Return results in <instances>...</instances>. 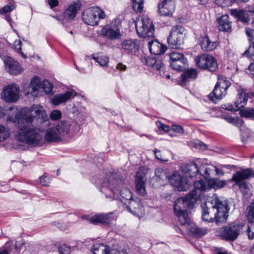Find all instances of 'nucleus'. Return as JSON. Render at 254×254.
Returning a JSON list of instances; mask_svg holds the SVG:
<instances>
[{
	"label": "nucleus",
	"instance_id": "f257e3e1",
	"mask_svg": "<svg viewBox=\"0 0 254 254\" xmlns=\"http://www.w3.org/2000/svg\"><path fill=\"white\" fill-rule=\"evenodd\" d=\"M7 122L13 123L17 128V139L21 142L33 146L42 143L44 127L50 125V121L43 108L34 105L29 110L17 111L14 116H9Z\"/></svg>",
	"mask_w": 254,
	"mask_h": 254
},
{
	"label": "nucleus",
	"instance_id": "f03ea898",
	"mask_svg": "<svg viewBox=\"0 0 254 254\" xmlns=\"http://www.w3.org/2000/svg\"><path fill=\"white\" fill-rule=\"evenodd\" d=\"M100 191L107 198L120 200L124 203L128 201L127 209L134 215H139L144 212L140 199H132L131 190L127 188L125 178L119 173H109L103 179Z\"/></svg>",
	"mask_w": 254,
	"mask_h": 254
},
{
	"label": "nucleus",
	"instance_id": "7ed1b4c3",
	"mask_svg": "<svg viewBox=\"0 0 254 254\" xmlns=\"http://www.w3.org/2000/svg\"><path fill=\"white\" fill-rule=\"evenodd\" d=\"M202 219L208 222H224L228 217L229 206L227 201H222L213 196L201 205Z\"/></svg>",
	"mask_w": 254,
	"mask_h": 254
},
{
	"label": "nucleus",
	"instance_id": "20e7f679",
	"mask_svg": "<svg viewBox=\"0 0 254 254\" xmlns=\"http://www.w3.org/2000/svg\"><path fill=\"white\" fill-rule=\"evenodd\" d=\"M243 227L242 222H234L219 228L216 231V235L227 241L233 242L242 233Z\"/></svg>",
	"mask_w": 254,
	"mask_h": 254
},
{
	"label": "nucleus",
	"instance_id": "39448f33",
	"mask_svg": "<svg viewBox=\"0 0 254 254\" xmlns=\"http://www.w3.org/2000/svg\"><path fill=\"white\" fill-rule=\"evenodd\" d=\"M200 193L194 190L190 192L185 198H178L174 203V210L175 214L186 212V208H192L200 198Z\"/></svg>",
	"mask_w": 254,
	"mask_h": 254
},
{
	"label": "nucleus",
	"instance_id": "423d86ee",
	"mask_svg": "<svg viewBox=\"0 0 254 254\" xmlns=\"http://www.w3.org/2000/svg\"><path fill=\"white\" fill-rule=\"evenodd\" d=\"M253 171L250 169L242 170L237 172L232 177V180L236 182L244 194H251V186L247 184L245 180L254 177Z\"/></svg>",
	"mask_w": 254,
	"mask_h": 254
},
{
	"label": "nucleus",
	"instance_id": "0eeeda50",
	"mask_svg": "<svg viewBox=\"0 0 254 254\" xmlns=\"http://www.w3.org/2000/svg\"><path fill=\"white\" fill-rule=\"evenodd\" d=\"M135 28L138 35L140 37L146 38L154 36L153 22L147 16H143L136 20Z\"/></svg>",
	"mask_w": 254,
	"mask_h": 254
},
{
	"label": "nucleus",
	"instance_id": "6e6552de",
	"mask_svg": "<svg viewBox=\"0 0 254 254\" xmlns=\"http://www.w3.org/2000/svg\"><path fill=\"white\" fill-rule=\"evenodd\" d=\"M185 29L180 25L173 26L167 38L169 46L173 49H178L184 44Z\"/></svg>",
	"mask_w": 254,
	"mask_h": 254
},
{
	"label": "nucleus",
	"instance_id": "1a4fd4ad",
	"mask_svg": "<svg viewBox=\"0 0 254 254\" xmlns=\"http://www.w3.org/2000/svg\"><path fill=\"white\" fill-rule=\"evenodd\" d=\"M238 98L234 104L224 105L223 108L230 111H237L245 107L249 98H254V92L240 87L238 89Z\"/></svg>",
	"mask_w": 254,
	"mask_h": 254
},
{
	"label": "nucleus",
	"instance_id": "9d476101",
	"mask_svg": "<svg viewBox=\"0 0 254 254\" xmlns=\"http://www.w3.org/2000/svg\"><path fill=\"white\" fill-rule=\"evenodd\" d=\"M105 17V13L98 7L86 9L82 15V19L84 22L91 26L97 25L99 20L104 19Z\"/></svg>",
	"mask_w": 254,
	"mask_h": 254
},
{
	"label": "nucleus",
	"instance_id": "9b49d317",
	"mask_svg": "<svg viewBox=\"0 0 254 254\" xmlns=\"http://www.w3.org/2000/svg\"><path fill=\"white\" fill-rule=\"evenodd\" d=\"M195 62L197 67L202 69L215 71L218 68L216 59L211 55L203 54L196 56Z\"/></svg>",
	"mask_w": 254,
	"mask_h": 254
},
{
	"label": "nucleus",
	"instance_id": "f8f14e48",
	"mask_svg": "<svg viewBox=\"0 0 254 254\" xmlns=\"http://www.w3.org/2000/svg\"><path fill=\"white\" fill-rule=\"evenodd\" d=\"M226 185L225 181L221 180L218 179H212L207 180H199L195 181L193 183L194 188L197 191H205L210 189H219L222 188Z\"/></svg>",
	"mask_w": 254,
	"mask_h": 254
},
{
	"label": "nucleus",
	"instance_id": "ddd939ff",
	"mask_svg": "<svg viewBox=\"0 0 254 254\" xmlns=\"http://www.w3.org/2000/svg\"><path fill=\"white\" fill-rule=\"evenodd\" d=\"M121 27V21L118 19H115L110 24L102 28V34L106 38L110 40L119 39L122 36L120 32Z\"/></svg>",
	"mask_w": 254,
	"mask_h": 254
},
{
	"label": "nucleus",
	"instance_id": "4468645a",
	"mask_svg": "<svg viewBox=\"0 0 254 254\" xmlns=\"http://www.w3.org/2000/svg\"><path fill=\"white\" fill-rule=\"evenodd\" d=\"M0 96L6 103H14L19 98V87L15 83L6 85L0 93Z\"/></svg>",
	"mask_w": 254,
	"mask_h": 254
},
{
	"label": "nucleus",
	"instance_id": "2eb2a0df",
	"mask_svg": "<svg viewBox=\"0 0 254 254\" xmlns=\"http://www.w3.org/2000/svg\"><path fill=\"white\" fill-rule=\"evenodd\" d=\"M149 170L144 167H140L136 173L135 179V190L140 196H145L147 194L145 188L146 181V175Z\"/></svg>",
	"mask_w": 254,
	"mask_h": 254
},
{
	"label": "nucleus",
	"instance_id": "dca6fc26",
	"mask_svg": "<svg viewBox=\"0 0 254 254\" xmlns=\"http://www.w3.org/2000/svg\"><path fill=\"white\" fill-rule=\"evenodd\" d=\"M22 86V92L25 96L37 97L41 90L40 78L34 76L29 83H25Z\"/></svg>",
	"mask_w": 254,
	"mask_h": 254
},
{
	"label": "nucleus",
	"instance_id": "f3484780",
	"mask_svg": "<svg viewBox=\"0 0 254 254\" xmlns=\"http://www.w3.org/2000/svg\"><path fill=\"white\" fill-rule=\"evenodd\" d=\"M170 59L171 66L177 70H181L187 62L184 55L178 52L171 53Z\"/></svg>",
	"mask_w": 254,
	"mask_h": 254
},
{
	"label": "nucleus",
	"instance_id": "a211bd4d",
	"mask_svg": "<svg viewBox=\"0 0 254 254\" xmlns=\"http://www.w3.org/2000/svg\"><path fill=\"white\" fill-rule=\"evenodd\" d=\"M139 47V42L137 39H124L119 44L120 49L128 54L135 53L138 50Z\"/></svg>",
	"mask_w": 254,
	"mask_h": 254
},
{
	"label": "nucleus",
	"instance_id": "6ab92c4d",
	"mask_svg": "<svg viewBox=\"0 0 254 254\" xmlns=\"http://www.w3.org/2000/svg\"><path fill=\"white\" fill-rule=\"evenodd\" d=\"M4 63L6 71L10 74L17 75L23 71V68L19 64L9 57L4 58Z\"/></svg>",
	"mask_w": 254,
	"mask_h": 254
},
{
	"label": "nucleus",
	"instance_id": "aec40b11",
	"mask_svg": "<svg viewBox=\"0 0 254 254\" xmlns=\"http://www.w3.org/2000/svg\"><path fill=\"white\" fill-rule=\"evenodd\" d=\"M175 8V0H162L158 4V12L163 16L172 15Z\"/></svg>",
	"mask_w": 254,
	"mask_h": 254
},
{
	"label": "nucleus",
	"instance_id": "412c9836",
	"mask_svg": "<svg viewBox=\"0 0 254 254\" xmlns=\"http://www.w3.org/2000/svg\"><path fill=\"white\" fill-rule=\"evenodd\" d=\"M232 13L238 21L244 23H248L252 19V23L254 26V10L245 11L244 10L234 9Z\"/></svg>",
	"mask_w": 254,
	"mask_h": 254
},
{
	"label": "nucleus",
	"instance_id": "4be33fe9",
	"mask_svg": "<svg viewBox=\"0 0 254 254\" xmlns=\"http://www.w3.org/2000/svg\"><path fill=\"white\" fill-rule=\"evenodd\" d=\"M169 181L175 189L179 191H184L187 190L188 185L183 180L180 175L175 172L169 177Z\"/></svg>",
	"mask_w": 254,
	"mask_h": 254
},
{
	"label": "nucleus",
	"instance_id": "5701e85b",
	"mask_svg": "<svg viewBox=\"0 0 254 254\" xmlns=\"http://www.w3.org/2000/svg\"><path fill=\"white\" fill-rule=\"evenodd\" d=\"M76 95L74 90H71L64 93L55 95L52 99V102L55 105H59L73 98Z\"/></svg>",
	"mask_w": 254,
	"mask_h": 254
},
{
	"label": "nucleus",
	"instance_id": "b1692460",
	"mask_svg": "<svg viewBox=\"0 0 254 254\" xmlns=\"http://www.w3.org/2000/svg\"><path fill=\"white\" fill-rule=\"evenodd\" d=\"M81 4L78 2H73L71 3L65 9L63 13V16L66 20L73 19L76 15L77 11L80 9Z\"/></svg>",
	"mask_w": 254,
	"mask_h": 254
},
{
	"label": "nucleus",
	"instance_id": "393cba45",
	"mask_svg": "<svg viewBox=\"0 0 254 254\" xmlns=\"http://www.w3.org/2000/svg\"><path fill=\"white\" fill-rule=\"evenodd\" d=\"M199 45L202 50L207 52L215 49L218 45L217 42H211L207 36L200 37Z\"/></svg>",
	"mask_w": 254,
	"mask_h": 254
},
{
	"label": "nucleus",
	"instance_id": "a878e982",
	"mask_svg": "<svg viewBox=\"0 0 254 254\" xmlns=\"http://www.w3.org/2000/svg\"><path fill=\"white\" fill-rule=\"evenodd\" d=\"M44 139L48 142H59L62 140L55 126L46 130Z\"/></svg>",
	"mask_w": 254,
	"mask_h": 254
},
{
	"label": "nucleus",
	"instance_id": "bb28decb",
	"mask_svg": "<svg viewBox=\"0 0 254 254\" xmlns=\"http://www.w3.org/2000/svg\"><path fill=\"white\" fill-rule=\"evenodd\" d=\"M148 46L150 52L155 55L163 54L166 50V47L157 41L149 42Z\"/></svg>",
	"mask_w": 254,
	"mask_h": 254
},
{
	"label": "nucleus",
	"instance_id": "cd10ccee",
	"mask_svg": "<svg viewBox=\"0 0 254 254\" xmlns=\"http://www.w3.org/2000/svg\"><path fill=\"white\" fill-rule=\"evenodd\" d=\"M55 127L61 140L70 132V124L67 122H60Z\"/></svg>",
	"mask_w": 254,
	"mask_h": 254
},
{
	"label": "nucleus",
	"instance_id": "c85d7f7f",
	"mask_svg": "<svg viewBox=\"0 0 254 254\" xmlns=\"http://www.w3.org/2000/svg\"><path fill=\"white\" fill-rule=\"evenodd\" d=\"M112 215L113 213L112 212L106 214H97L91 217L89 219V221L92 223H108L111 220Z\"/></svg>",
	"mask_w": 254,
	"mask_h": 254
},
{
	"label": "nucleus",
	"instance_id": "c756f323",
	"mask_svg": "<svg viewBox=\"0 0 254 254\" xmlns=\"http://www.w3.org/2000/svg\"><path fill=\"white\" fill-rule=\"evenodd\" d=\"M226 91L227 90L215 86L212 92L208 95V97L210 100L216 103L226 96Z\"/></svg>",
	"mask_w": 254,
	"mask_h": 254
},
{
	"label": "nucleus",
	"instance_id": "7c9ffc66",
	"mask_svg": "<svg viewBox=\"0 0 254 254\" xmlns=\"http://www.w3.org/2000/svg\"><path fill=\"white\" fill-rule=\"evenodd\" d=\"M218 28L220 30L229 31L231 29V22L228 15H223L217 19Z\"/></svg>",
	"mask_w": 254,
	"mask_h": 254
},
{
	"label": "nucleus",
	"instance_id": "2f4dec72",
	"mask_svg": "<svg viewBox=\"0 0 254 254\" xmlns=\"http://www.w3.org/2000/svg\"><path fill=\"white\" fill-rule=\"evenodd\" d=\"M184 171L186 177L193 178L200 172V169L198 168L196 164L192 163L185 166Z\"/></svg>",
	"mask_w": 254,
	"mask_h": 254
},
{
	"label": "nucleus",
	"instance_id": "473e14b6",
	"mask_svg": "<svg viewBox=\"0 0 254 254\" xmlns=\"http://www.w3.org/2000/svg\"><path fill=\"white\" fill-rule=\"evenodd\" d=\"M197 73L196 69H189L186 70L181 76V84L182 86L186 85L187 82L190 80L195 79Z\"/></svg>",
	"mask_w": 254,
	"mask_h": 254
},
{
	"label": "nucleus",
	"instance_id": "72a5a7b5",
	"mask_svg": "<svg viewBox=\"0 0 254 254\" xmlns=\"http://www.w3.org/2000/svg\"><path fill=\"white\" fill-rule=\"evenodd\" d=\"M178 218L180 224L182 227L186 228V231L189 229L188 227H190L192 223H190L188 215L186 212L175 214Z\"/></svg>",
	"mask_w": 254,
	"mask_h": 254
},
{
	"label": "nucleus",
	"instance_id": "f704fd0d",
	"mask_svg": "<svg viewBox=\"0 0 254 254\" xmlns=\"http://www.w3.org/2000/svg\"><path fill=\"white\" fill-rule=\"evenodd\" d=\"M188 228L189 229L187 230V232H190L196 236H203L208 232L207 229L205 228H199L193 224H192L190 227H188Z\"/></svg>",
	"mask_w": 254,
	"mask_h": 254
},
{
	"label": "nucleus",
	"instance_id": "c9c22d12",
	"mask_svg": "<svg viewBox=\"0 0 254 254\" xmlns=\"http://www.w3.org/2000/svg\"><path fill=\"white\" fill-rule=\"evenodd\" d=\"M92 250L93 254H109V248L103 244H97L94 245Z\"/></svg>",
	"mask_w": 254,
	"mask_h": 254
},
{
	"label": "nucleus",
	"instance_id": "e433bc0d",
	"mask_svg": "<svg viewBox=\"0 0 254 254\" xmlns=\"http://www.w3.org/2000/svg\"><path fill=\"white\" fill-rule=\"evenodd\" d=\"M145 60L146 65L153 67L154 69L157 70H161L163 67L161 62L160 61H157L154 58L148 57L145 58Z\"/></svg>",
	"mask_w": 254,
	"mask_h": 254
},
{
	"label": "nucleus",
	"instance_id": "4c0bfd02",
	"mask_svg": "<svg viewBox=\"0 0 254 254\" xmlns=\"http://www.w3.org/2000/svg\"><path fill=\"white\" fill-rule=\"evenodd\" d=\"M215 171V166H208L207 167L202 166L200 168V174L203 176L205 180H209L210 175H212Z\"/></svg>",
	"mask_w": 254,
	"mask_h": 254
},
{
	"label": "nucleus",
	"instance_id": "58836bf2",
	"mask_svg": "<svg viewBox=\"0 0 254 254\" xmlns=\"http://www.w3.org/2000/svg\"><path fill=\"white\" fill-rule=\"evenodd\" d=\"M230 85L231 83L229 80H228L227 77L224 76L219 75L218 77V81L215 86H217L222 89L227 90Z\"/></svg>",
	"mask_w": 254,
	"mask_h": 254
},
{
	"label": "nucleus",
	"instance_id": "ea45409f",
	"mask_svg": "<svg viewBox=\"0 0 254 254\" xmlns=\"http://www.w3.org/2000/svg\"><path fill=\"white\" fill-rule=\"evenodd\" d=\"M91 57L101 66H106L108 64L109 59L105 55H98L97 56L93 55Z\"/></svg>",
	"mask_w": 254,
	"mask_h": 254
},
{
	"label": "nucleus",
	"instance_id": "a19ab883",
	"mask_svg": "<svg viewBox=\"0 0 254 254\" xmlns=\"http://www.w3.org/2000/svg\"><path fill=\"white\" fill-rule=\"evenodd\" d=\"M155 175L159 180L163 181H167L170 176H169L166 170L162 168H158L155 170Z\"/></svg>",
	"mask_w": 254,
	"mask_h": 254
},
{
	"label": "nucleus",
	"instance_id": "79ce46f5",
	"mask_svg": "<svg viewBox=\"0 0 254 254\" xmlns=\"http://www.w3.org/2000/svg\"><path fill=\"white\" fill-rule=\"evenodd\" d=\"M41 89H43L46 94H50L53 89V85L47 80L41 81L40 79Z\"/></svg>",
	"mask_w": 254,
	"mask_h": 254
},
{
	"label": "nucleus",
	"instance_id": "37998d69",
	"mask_svg": "<svg viewBox=\"0 0 254 254\" xmlns=\"http://www.w3.org/2000/svg\"><path fill=\"white\" fill-rule=\"evenodd\" d=\"M10 136V131L8 128L0 125V142L7 139Z\"/></svg>",
	"mask_w": 254,
	"mask_h": 254
},
{
	"label": "nucleus",
	"instance_id": "c03bdc74",
	"mask_svg": "<svg viewBox=\"0 0 254 254\" xmlns=\"http://www.w3.org/2000/svg\"><path fill=\"white\" fill-rule=\"evenodd\" d=\"M155 158L158 160L162 162H167L168 161V157L167 152H161L160 150L155 149L153 150Z\"/></svg>",
	"mask_w": 254,
	"mask_h": 254
},
{
	"label": "nucleus",
	"instance_id": "a18cd8bd",
	"mask_svg": "<svg viewBox=\"0 0 254 254\" xmlns=\"http://www.w3.org/2000/svg\"><path fill=\"white\" fill-rule=\"evenodd\" d=\"M240 114L241 117L247 118H251L254 119V110L252 108H245L241 110Z\"/></svg>",
	"mask_w": 254,
	"mask_h": 254
},
{
	"label": "nucleus",
	"instance_id": "49530a36",
	"mask_svg": "<svg viewBox=\"0 0 254 254\" xmlns=\"http://www.w3.org/2000/svg\"><path fill=\"white\" fill-rule=\"evenodd\" d=\"M144 0H132V8L137 12H141L143 9Z\"/></svg>",
	"mask_w": 254,
	"mask_h": 254
},
{
	"label": "nucleus",
	"instance_id": "de8ad7c7",
	"mask_svg": "<svg viewBox=\"0 0 254 254\" xmlns=\"http://www.w3.org/2000/svg\"><path fill=\"white\" fill-rule=\"evenodd\" d=\"M243 55L250 57L254 62V40L252 42L249 49L246 51Z\"/></svg>",
	"mask_w": 254,
	"mask_h": 254
},
{
	"label": "nucleus",
	"instance_id": "09e8293b",
	"mask_svg": "<svg viewBox=\"0 0 254 254\" xmlns=\"http://www.w3.org/2000/svg\"><path fill=\"white\" fill-rule=\"evenodd\" d=\"M251 222L248 228V236L250 239H254V219H251Z\"/></svg>",
	"mask_w": 254,
	"mask_h": 254
},
{
	"label": "nucleus",
	"instance_id": "8fccbe9b",
	"mask_svg": "<svg viewBox=\"0 0 254 254\" xmlns=\"http://www.w3.org/2000/svg\"><path fill=\"white\" fill-rule=\"evenodd\" d=\"M61 117L62 113L60 111L58 110H53L50 115V118L53 121L59 120Z\"/></svg>",
	"mask_w": 254,
	"mask_h": 254
},
{
	"label": "nucleus",
	"instance_id": "3c124183",
	"mask_svg": "<svg viewBox=\"0 0 254 254\" xmlns=\"http://www.w3.org/2000/svg\"><path fill=\"white\" fill-rule=\"evenodd\" d=\"M217 4L222 7L231 6L234 2V0H215Z\"/></svg>",
	"mask_w": 254,
	"mask_h": 254
},
{
	"label": "nucleus",
	"instance_id": "603ef678",
	"mask_svg": "<svg viewBox=\"0 0 254 254\" xmlns=\"http://www.w3.org/2000/svg\"><path fill=\"white\" fill-rule=\"evenodd\" d=\"M21 45L22 42L20 40H16L13 44V47L15 49L17 50V51L20 53L21 56L24 58H26L27 56L25 55L23 53L21 52Z\"/></svg>",
	"mask_w": 254,
	"mask_h": 254
},
{
	"label": "nucleus",
	"instance_id": "864d4df0",
	"mask_svg": "<svg viewBox=\"0 0 254 254\" xmlns=\"http://www.w3.org/2000/svg\"><path fill=\"white\" fill-rule=\"evenodd\" d=\"M60 254H69L71 252V249L66 245H62L59 248Z\"/></svg>",
	"mask_w": 254,
	"mask_h": 254
},
{
	"label": "nucleus",
	"instance_id": "5fc2aeb1",
	"mask_svg": "<svg viewBox=\"0 0 254 254\" xmlns=\"http://www.w3.org/2000/svg\"><path fill=\"white\" fill-rule=\"evenodd\" d=\"M15 8L14 5L12 3H9L5 6H4L2 8L0 9V13L1 14H3L5 13H7L8 12H10L11 10Z\"/></svg>",
	"mask_w": 254,
	"mask_h": 254
},
{
	"label": "nucleus",
	"instance_id": "6e6d98bb",
	"mask_svg": "<svg viewBox=\"0 0 254 254\" xmlns=\"http://www.w3.org/2000/svg\"><path fill=\"white\" fill-rule=\"evenodd\" d=\"M225 119L230 123L234 124H240L242 125L243 124V121L241 119H234L231 117H225Z\"/></svg>",
	"mask_w": 254,
	"mask_h": 254
},
{
	"label": "nucleus",
	"instance_id": "4d7b16f0",
	"mask_svg": "<svg viewBox=\"0 0 254 254\" xmlns=\"http://www.w3.org/2000/svg\"><path fill=\"white\" fill-rule=\"evenodd\" d=\"M40 183L42 186H49L50 183V178L45 175H43L40 178Z\"/></svg>",
	"mask_w": 254,
	"mask_h": 254
},
{
	"label": "nucleus",
	"instance_id": "13d9d810",
	"mask_svg": "<svg viewBox=\"0 0 254 254\" xmlns=\"http://www.w3.org/2000/svg\"><path fill=\"white\" fill-rule=\"evenodd\" d=\"M156 125L159 129L164 130L166 132H168L170 129V127L162 123L160 121H157L156 122Z\"/></svg>",
	"mask_w": 254,
	"mask_h": 254
},
{
	"label": "nucleus",
	"instance_id": "bf43d9fd",
	"mask_svg": "<svg viewBox=\"0 0 254 254\" xmlns=\"http://www.w3.org/2000/svg\"><path fill=\"white\" fill-rule=\"evenodd\" d=\"M172 130L177 133H183L184 129L183 127L180 125H173L172 126Z\"/></svg>",
	"mask_w": 254,
	"mask_h": 254
},
{
	"label": "nucleus",
	"instance_id": "052dcab7",
	"mask_svg": "<svg viewBox=\"0 0 254 254\" xmlns=\"http://www.w3.org/2000/svg\"><path fill=\"white\" fill-rule=\"evenodd\" d=\"M246 33L247 36L250 38V40H252V39L254 40V30L249 28H246Z\"/></svg>",
	"mask_w": 254,
	"mask_h": 254
},
{
	"label": "nucleus",
	"instance_id": "680f3d73",
	"mask_svg": "<svg viewBox=\"0 0 254 254\" xmlns=\"http://www.w3.org/2000/svg\"><path fill=\"white\" fill-rule=\"evenodd\" d=\"M249 217L250 219H254V201L251 204L250 207Z\"/></svg>",
	"mask_w": 254,
	"mask_h": 254
},
{
	"label": "nucleus",
	"instance_id": "e2e57ef3",
	"mask_svg": "<svg viewBox=\"0 0 254 254\" xmlns=\"http://www.w3.org/2000/svg\"><path fill=\"white\" fill-rule=\"evenodd\" d=\"M111 254H128L127 252L124 250H116L113 249L111 251Z\"/></svg>",
	"mask_w": 254,
	"mask_h": 254
},
{
	"label": "nucleus",
	"instance_id": "0e129e2a",
	"mask_svg": "<svg viewBox=\"0 0 254 254\" xmlns=\"http://www.w3.org/2000/svg\"><path fill=\"white\" fill-rule=\"evenodd\" d=\"M48 1L51 8L56 7L59 4L58 0H48Z\"/></svg>",
	"mask_w": 254,
	"mask_h": 254
},
{
	"label": "nucleus",
	"instance_id": "69168bd1",
	"mask_svg": "<svg viewBox=\"0 0 254 254\" xmlns=\"http://www.w3.org/2000/svg\"><path fill=\"white\" fill-rule=\"evenodd\" d=\"M116 68L121 71H124L126 69L127 66L126 65L122 63H119L116 66Z\"/></svg>",
	"mask_w": 254,
	"mask_h": 254
},
{
	"label": "nucleus",
	"instance_id": "338daca9",
	"mask_svg": "<svg viewBox=\"0 0 254 254\" xmlns=\"http://www.w3.org/2000/svg\"><path fill=\"white\" fill-rule=\"evenodd\" d=\"M216 175H223V172L221 169L215 167V171Z\"/></svg>",
	"mask_w": 254,
	"mask_h": 254
},
{
	"label": "nucleus",
	"instance_id": "774afa93",
	"mask_svg": "<svg viewBox=\"0 0 254 254\" xmlns=\"http://www.w3.org/2000/svg\"><path fill=\"white\" fill-rule=\"evenodd\" d=\"M248 69L250 71L253 72L252 73V74H253V76H254V62L253 63H252L250 64L249 65V66L248 67Z\"/></svg>",
	"mask_w": 254,
	"mask_h": 254
}]
</instances>
